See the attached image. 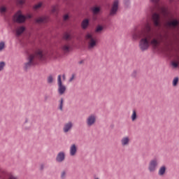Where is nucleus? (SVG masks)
<instances>
[{
	"label": "nucleus",
	"instance_id": "1",
	"mask_svg": "<svg viewBox=\"0 0 179 179\" xmlns=\"http://www.w3.org/2000/svg\"><path fill=\"white\" fill-rule=\"evenodd\" d=\"M155 34L152 32V26L150 22L147 21L141 30L134 32L132 34L134 40H138L141 38L139 41V48L141 51H146L151 44L153 48H157L160 45V43L164 44V47L171 46L173 41L169 37V35L165 34L164 36L160 37V41L157 38H154Z\"/></svg>",
	"mask_w": 179,
	"mask_h": 179
},
{
	"label": "nucleus",
	"instance_id": "2",
	"mask_svg": "<svg viewBox=\"0 0 179 179\" xmlns=\"http://www.w3.org/2000/svg\"><path fill=\"white\" fill-rule=\"evenodd\" d=\"M37 59L39 61H44L45 59V55L40 50H36L34 54L29 55L27 58L28 62L24 64V69H29L30 66H33V65L37 64Z\"/></svg>",
	"mask_w": 179,
	"mask_h": 179
},
{
	"label": "nucleus",
	"instance_id": "3",
	"mask_svg": "<svg viewBox=\"0 0 179 179\" xmlns=\"http://www.w3.org/2000/svg\"><path fill=\"white\" fill-rule=\"evenodd\" d=\"M85 40L87 43L88 50H94V48L97 47V37L94 36L93 33H87L85 35Z\"/></svg>",
	"mask_w": 179,
	"mask_h": 179
},
{
	"label": "nucleus",
	"instance_id": "4",
	"mask_svg": "<svg viewBox=\"0 0 179 179\" xmlns=\"http://www.w3.org/2000/svg\"><path fill=\"white\" fill-rule=\"evenodd\" d=\"M31 18V15H27V16L23 15L21 10H18L13 16V20L16 23H24L27 19Z\"/></svg>",
	"mask_w": 179,
	"mask_h": 179
},
{
	"label": "nucleus",
	"instance_id": "5",
	"mask_svg": "<svg viewBox=\"0 0 179 179\" xmlns=\"http://www.w3.org/2000/svg\"><path fill=\"white\" fill-rule=\"evenodd\" d=\"M57 86H58V93L59 94L62 96V94H64L65 92H66V86L62 84L61 75H59L57 77Z\"/></svg>",
	"mask_w": 179,
	"mask_h": 179
},
{
	"label": "nucleus",
	"instance_id": "6",
	"mask_svg": "<svg viewBox=\"0 0 179 179\" xmlns=\"http://www.w3.org/2000/svg\"><path fill=\"white\" fill-rule=\"evenodd\" d=\"M159 165V160L157 159H152L148 165V170L150 173L156 171L157 166Z\"/></svg>",
	"mask_w": 179,
	"mask_h": 179
},
{
	"label": "nucleus",
	"instance_id": "7",
	"mask_svg": "<svg viewBox=\"0 0 179 179\" xmlns=\"http://www.w3.org/2000/svg\"><path fill=\"white\" fill-rule=\"evenodd\" d=\"M61 50L64 54H68L72 51V45L69 42L62 43L61 45Z\"/></svg>",
	"mask_w": 179,
	"mask_h": 179
},
{
	"label": "nucleus",
	"instance_id": "8",
	"mask_svg": "<svg viewBox=\"0 0 179 179\" xmlns=\"http://www.w3.org/2000/svg\"><path fill=\"white\" fill-rule=\"evenodd\" d=\"M120 1L118 0H115L112 5V7L110 10V16H114L117 15V12L118 11V4Z\"/></svg>",
	"mask_w": 179,
	"mask_h": 179
},
{
	"label": "nucleus",
	"instance_id": "9",
	"mask_svg": "<svg viewBox=\"0 0 179 179\" xmlns=\"http://www.w3.org/2000/svg\"><path fill=\"white\" fill-rule=\"evenodd\" d=\"M96 115H90L87 117L86 122L87 127H92L96 124Z\"/></svg>",
	"mask_w": 179,
	"mask_h": 179
},
{
	"label": "nucleus",
	"instance_id": "10",
	"mask_svg": "<svg viewBox=\"0 0 179 179\" xmlns=\"http://www.w3.org/2000/svg\"><path fill=\"white\" fill-rule=\"evenodd\" d=\"M152 22L156 27L160 26V15L155 13L152 15Z\"/></svg>",
	"mask_w": 179,
	"mask_h": 179
},
{
	"label": "nucleus",
	"instance_id": "11",
	"mask_svg": "<svg viewBox=\"0 0 179 179\" xmlns=\"http://www.w3.org/2000/svg\"><path fill=\"white\" fill-rule=\"evenodd\" d=\"M36 23H47L48 22V16L45 15L42 17H38V18L35 19Z\"/></svg>",
	"mask_w": 179,
	"mask_h": 179
},
{
	"label": "nucleus",
	"instance_id": "12",
	"mask_svg": "<svg viewBox=\"0 0 179 179\" xmlns=\"http://www.w3.org/2000/svg\"><path fill=\"white\" fill-rule=\"evenodd\" d=\"M130 142L131 138H129V136H124L120 141L122 146H128Z\"/></svg>",
	"mask_w": 179,
	"mask_h": 179
},
{
	"label": "nucleus",
	"instance_id": "13",
	"mask_svg": "<svg viewBox=\"0 0 179 179\" xmlns=\"http://www.w3.org/2000/svg\"><path fill=\"white\" fill-rule=\"evenodd\" d=\"M73 127V124H72V122H69L66 123L63 128L64 132H65V133L69 132V131H71V129H72Z\"/></svg>",
	"mask_w": 179,
	"mask_h": 179
},
{
	"label": "nucleus",
	"instance_id": "14",
	"mask_svg": "<svg viewBox=\"0 0 179 179\" xmlns=\"http://www.w3.org/2000/svg\"><path fill=\"white\" fill-rule=\"evenodd\" d=\"M57 162L61 163L65 160V153L64 152H60L58 153L56 157Z\"/></svg>",
	"mask_w": 179,
	"mask_h": 179
},
{
	"label": "nucleus",
	"instance_id": "15",
	"mask_svg": "<svg viewBox=\"0 0 179 179\" xmlns=\"http://www.w3.org/2000/svg\"><path fill=\"white\" fill-rule=\"evenodd\" d=\"M6 12H8V6L1 4L0 6V15H6Z\"/></svg>",
	"mask_w": 179,
	"mask_h": 179
},
{
	"label": "nucleus",
	"instance_id": "16",
	"mask_svg": "<svg viewBox=\"0 0 179 179\" xmlns=\"http://www.w3.org/2000/svg\"><path fill=\"white\" fill-rule=\"evenodd\" d=\"M76 152H78V147H76V145H71L70 147V155L71 156H75L76 155Z\"/></svg>",
	"mask_w": 179,
	"mask_h": 179
},
{
	"label": "nucleus",
	"instance_id": "17",
	"mask_svg": "<svg viewBox=\"0 0 179 179\" xmlns=\"http://www.w3.org/2000/svg\"><path fill=\"white\" fill-rule=\"evenodd\" d=\"M63 40L71 41V40H72V34H71V32H64L63 34Z\"/></svg>",
	"mask_w": 179,
	"mask_h": 179
},
{
	"label": "nucleus",
	"instance_id": "18",
	"mask_svg": "<svg viewBox=\"0 0 179 179\" xmlns=\"http://www.w3.org/2000/svg\"><path fill=\"white\" fill-rule=\"evenodd\" d=\"M166 25L169 27H171V26L173 27H176V26H178V20H174L173 21H169L166 22Z\"/></svg>",
	"mask_w": 179,
	"mask_h": 179
},
{
	"label": "nucleus",
	"instance_id": "19",
	"mask_svg": "<svg viewBox=\"0 0 179 179\" xmlns=\"http://www.w3.org/2000/svg\"><path fill=\"white\" fill-rule=\"evenodd\" d=\"M26 30L24 27H19L15 29L16 36H20Z\"/></svg>",
	"mask_w": 179,
	"mask_h": 179
},
{
	"label": "nucleus",
	"instance_id": "20",
	"mask_svg": "<svg viewBox=\"0 0 179 179\" xmlns=\"http://www.w3.org/2000/svg\"><path fill=\"white\" fill-rule=\"evenodd\" d=\"M91 10L93 15H99V13H100V10H101V8L98 6H94L92 7Z\"/></svg>",
	"mask_w": 179,
	"mask_h": 179
},
{
	"label": "nucleus",
	"instance_id": "21",
	"mask_svg": "<svg viewBox=\"0 0 179 179\" xmlns=\"http://www.w3.org/2000/svg\"><path fill=\"white\" fill-rule=\"evenodd\" d=\"M161 14L164 17H169V11L167 10V8L166 7H162L161 8Z\"/></svg>",
	"mask_w": 179,
	"mask_h": 179
},
{
	"label": "nucleus",
	"instance_id": "22",
	"mask_svg": "<svg viewBox=\"0 0 179 179\" xmlns=\"http://www.w3.org/2000/svg\"><path fill=\"white\" fill-rule=\"evenodd\" d=\"M150 1H151L152 3H153L155 5V7H153L152 8H150V11L155 12V8H157V6L159 5V2H160V0H150Z\"/></svg>",
	"mask_w": 179,
	"mask_h": 179
},
{
	"label": "nucleus",
	"instance_id": "23",
	"mask_svg": "<svg viewBox=\"0 0 179 179\" xmlns=\"http://www.w3.org/2000/svg\"><path fill=\"white\" fill-rule=\"evenodd\" d=\"M54 80H55V76L52 75H49L47 78V82L49 85H52L54 83Z\"/></svg>",
	"mask_w": 179,
	"mask_h": 179
},
{
	"label": "nucleus",
	"instance_id": "24",
	"mask_svg": "<svg viewBox=\"0 0 179 179\" xmlns=\"http://www.w3.org/2000/svg\"><path fill=\"white\" fill-rule=\"evenodd\" d=\"M87 26H89V20L85 19L83 20L81 23V27L85 29H87Z\"/></svg>",
	"mask_w": 179,
	"mask_h": 179
},
{
	"label": "nucleus",
	"instance_id": "25",
	"mask_svg": "<svg viewBox=\"0 0 179 179\" xmlns=\"http://www.w3.org/2000/svg\"><path fill=\"white\" fill-rule=\"evenodd\" d=\"M131 121H136V120H138V115L136 113V110H133L132 111V114L131 115Z\"/></svg>",
	"mask_w": 179,
	"mask_h": 179
},
{
	"label": "nucleus",
	"instance_id": "26",
	"mask_svg": "<svg viewBox=\"0 0 179 179\" xmlns=\"http://www.w3.org/2000/svg\"><path fill=\"white\" fill-rule=\"evenodd\" d=\"M164 173H166V166H162L158 172L159 176H164Z\"/></svg>",
	"mask_w": 179,
	"mask_h": 179
},
{
	"label": "nucleus",
	"instance_id": "27",
	"mask_svg": "<svg viewBox=\"0 0 179 179\" xmlns=\"http://www.w3.org/2000/svg\"><path fill=\"white\" fill-rule=\"evenodd\" d=\"M4 176H6V171L0 166V178H3Z\"/></svg>",
	"mask_w": 179,
	"mask_h": 179
},
{
	"label": "nucleus",
	"instance_id": "28",
	"mask_svg": "<svg viewBox=\"0 0 179 179\" xmlns=\"http://www.w3.org/2000/svg\"><path fill=\"white\" fill-rule=\"evenodd\" d=\"M41 8H43V3L40 2V3H38L37 4H36L34 6V9L35 10H38V9H40Z\"/></svg>",
	"mask_w": 179,
	"mask_h": 179
},
{
	"label": "nucleus",
	"instance_id": "29",
	"mask_svg": "<svg viewBox=\"0 0 179 179\" xmlns=\"http://www.w3.org/2000/svg\"><path fill=\"white\" fill-rule=\"evenodd\" d=\"M52 13H58V5L52 6Z\"/></svg>",
	"mask_w": 179,
	"mask_h": 179
},
{
	"label": "nucleus",
	"instance_id": "30",
	"mask_svg": "<svg viewBox=\"0 0 179 179\" xmlns=\"http://www.w3.org/2000/svg\"><path fill=\"white\" fill-rule=\"evenodd\" d=\"M103 26L101 25H98L95 29V32L96 33H101V31H103Z\"/></svg>",
	"mask_w": 179,
	"mask_h": 179
},
{
	"label": "nucleus",
	"instance_id": "31",
	"mask_svg": "<svg viewBox=\"0 0 179 179\" xmlns=\"http://www.w3.org/2000/svg\"><path fill=\"white\" fill-rule=\"evenodd\" d=\"M5 65H6L5 64V62H0V72L3 70V69L5 68Z\"/></svg>",
	"mask_w": 179,
	"mask_h": 179
},
{
	"label": "nucleus",
	"instance_id": "32",
	"mask_svg": "<svg viewBox=\"0 0 179 179\" xmlns=\"http://www.w3.org/2000/svg\"><path fill=\"white\" fill-rule=\"evenodd\" d=\"M171 65L172 66H173V68H178L179 65V62H172Z\"/></svg>",
	"mask_w": 179,
	"mask_h": 179
},
{
	"label": "nucleus",
	"instance_id": "33",
	"mask_svg": "<svg viewBox=\"0 0 179 179\" xmlns=\"http://www.w3.org/2000/svg\"><path fill=\"white\" fill-rule=\"evenodd\" d=\"M177 83H178V78H175L173 80V86H177Z\"/></svg>",
	"mask_w": 179,
	"mask_h": 179
},
{
	"label": "nucleus",
	"instance_id": "34",
	"mask_svg": "<svg viewBox=\"0 0 179 179\" xmlns=\"http://www.w3.org/2000/svg\"><path fill=\"white\" fill-rule=\"evenodd\" d=\"M5 48V43L4 42H1L0 43V51H2Z\"/></svg>",
	"mask_w": 179,
	"mask_h": 179
},
{
	"label": "nucleus",
	"instance_id": "35",
	"mask_svg": "<svg viewBox=\"0 0 179 179\" xmlns=\"http://www.w3.org/2000/svg\"><path fill=\"white\" fill-rule=\"evenodd\" d=\"M63 106H64V99H61L60 105H59V110H62Z\"/></svg>",
	"mask_w": 179,
	"mask_h": 179
},
{
	"label": "nucleus",
	"instance_id": "36",
	"mask_svg": "<svg viewBox=\"0 0 179 179\" xmlns=\"http://www.w3.org/2000/svg\"><path fill=\"white\" fill-rule=\"evenodd\" d=\"M8 179H19V178H17L15 175H10V176H8Z\"/></svg>",
	"mask_w": 179,
	"mask_h": 179
},
{
	"label": "nucleus",
	"instance_id": "37",
	"mask_svg": "<svg viewBox=\"0 0 179 179\" xmlns=\"http://www.w3.org/2000/svg\"><path fill=\"white\" fill-rule=\"evenodd\" d=\"M76 78V75L72 74L71 77L69 79V82H72L73 80H75Z\"/></svg>",
	"mask_w": 179,
	"mask_h": 179
},
{
	"label": "nucleus",
	"instance_id": "38",
	"mask_svg": "<svg viewBox=\"0 0 179 179\" xmlns=\"http://www.w3.org/2000/svg\"><path fill=\"white\" fill-rule=\"evenodd\" d=\"M24 1L25 0H17V3H19V5H23V3H24Z\"/></svg>",
	"mask_w": 179,
	"mask_h": 179
},
{
	"label": "nucleus",
	"instance_id": "39",
	"mask_svg": "<svg viewBox=\"0 0 179 179\" xmlns=\"http://www.w3.org/2000/svg\"><path fill=\"white\" fill-rule=\"evenodd\" d=\"M65 176H66V173L65 171L62 172V178H65Z\"/></svg>",
	"mask_w": 179,
	"mask_h": 179
},
{
	"label": "nucleus",
	"instance_id": "40",
	"mask_svg": "<svg viewBox=\"0 0 179 179\" xmlns=\"http://www.w3.org/2000/svg\"><path fill=\"white\" fill-rule=\"evenodd\" d=\"M64 20H68V19H69V15H65L63 17Z\"/></svg>",
	"mask_w": 179,
	"mask_h": 179
},
{
	"label": "nucleus",
	"instance_id": "41",
	"mask_svg": "<svg viewBox=\"0 0 179 179\" xmlns=\"http://www.w3.org/2000/svg\"><path fill=\"white\" fill-rule=\"evenodd\" d=\"M44 169V164L41 165V170H43Z\"/></svg>",
	"mask_w": 179,
	"mask_h": 179
},
{
	"label": "nucleus",
	"instance_id": "42",
	"mask_svg": "<svg viewBox=\"0 0 179 179\" xmlns=\"http://www.w3.org/2000/svg\"><path fill=\"white\" fill-rule=\"evenodd\" d=\"M62 78H63L64 80H65V75H63Z\"/></svg>",
	"mask_w": 179,
	"mask_h": 179
},
{
	"label": "nucleus",
	"instance_id": "43",
	"mask_svg": "<svg viewBox=\"0 0 179 179\" xmlns=\"http://www.w3.org/2000/svg\"><path fill=\"white\" fill-rule=\"evenodd\" d=\"M170 1H173V0H170Z\"/></svg>",
	"mask_w": 179,
	"mask_h": 179
}]
</instances>
